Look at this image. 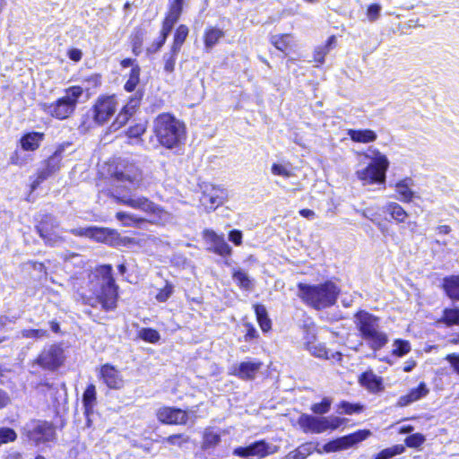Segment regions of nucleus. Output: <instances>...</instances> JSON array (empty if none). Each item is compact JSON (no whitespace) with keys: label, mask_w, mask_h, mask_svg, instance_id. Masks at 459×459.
<instances>
[{"label":"nucleus","mask_w":459,"mask_h":459,"mask_svg":"<svg viewBox=\"0 0 459 459\" xmlns=\"http://www.w3.org/2000/svg\"><path fill=\"white\" fill-rule=\"evenodd\" d=\"M112 179L115 186L112 196L117 203L141 210L153 216V220L165 221L169 219V213L148 198L121 195L120 189L132 191L144 186L143 172L136 165L133 163L118 165L112 176Z\"/></svg>","instance_id":"nucleus-1"},{"label":"nucleus","mask_w":459,"mask_h":459,"mask_svg":"<svg viewBox=\"0 0 459 459\" xmlns=\"http://www.w3.org/2000/svg\"><path fill=\"white\" fill-rule=\"evenodd\" d=\"M153 133L160 145L173 149L185 139L186 127L183 122L171 114L162 113L153 121Z\"/></svg>","instance_id":"nucleus-2"},{"label":"nucleus","mask_w":459,"mask_h":459,"mask_svg":"<svg viewBox=\"0 0 459 459\" xmlns=\"http://www.w3.org/2000/svg\"><path fill=\"white\" fill-rule=\"evenodd\" d=\"M363 155L370 160V162L365 168L357 169L355 172L361 185L367 186L385 184L386 172L390 165L387 157L374 147H369Z\"/></svg>","instance_id":"nucleus-3"},{"label":"nucleus","mask_w":459,"mask_h":459,"mask_svg":"<svg viewBox=\"0 0 459 459\" xmlns=\"http://www.w3.org/2000/svg\"><path fill=\"white\" fill-rule=\"evenodd\" d=\"M299 296L304 302L316 309H323L333 306L339 294V289L332 281L318 285L299 283Z\"/></svg>","instance_id":"nucleus-4"},{"label":"nucleus","mask_w":459,"mask_h":459,"mask_svg":"<svg viewBox=\"0 0 459 459\" xmlns=\"http://www.w3.org/2000/svg\"><path fill=\"white\" fill-rule=\"evenodd\" d=\"M95 277L100 285L96 291V298L105 310H112L117 307V292L112 277V267L102 265L96 270Z\"/></svg>","instance_id":"nucleus-5"},{"label":"nucleus","mask_w":459,"mask_h":459,"mask_svg":"<svg viewBox=\"0 0 459 459\" xmlns=\"http://www.w3.org/2000/svg\"><path fill=\"white\" fill-rule=\"evenodd\" d=\"M83 89L72 86L65 90V94L52 104H45L44 110L57 119H65L74 111L78 99L82 95Z\"/></svg>","instance_id":"nucleus-6"},{"label":"nucleus","mask_w":459,"mask_h":459,"mask_svg":"<svg viewBox=\"0 0 459 459\" xmlns=\"http://www.w3.org/2000/svg\"><path fill=\"white\" fill-rule=\"evenodd\" d=\"M58 227L59 224L55 218L45 215L37 226V230L47 245L55 247L64 241V238L56 232Z\"/></svg>","instance_id":"nucleus-7"},{"label":"nucleus","mask_w":459,"mask_h":459,"mask_svg":"<svg viewBox=\"0 0 459 459\" xmlns=\"http://www.w3.org/2000/svg\"><path fill=\"white\" fill-rule=\"evenodd\" d=\"M277 452V446L269 445L265 441H258L246 447H237L233 455L240 457H248L250 459H260Z\"/></svg>","instance_id":"nucleus-8"},{"label":"nucleus","mask_w":459,"mask_h":459,"mask_svg":"<svg viewBox=\"0 0 459 459\" xmlns=\"http://www.w3.org/2000/svg\"><path fill=\"white\" fill-rule=\"evenodd\" d=\"M24 431L30 440L37 443L51 440L55 434L52 424L40 420H31L27 423Z\"/></svg>","instance_id":"nucleus-9"},{"label":"nucleus","mask_w":459,"mask_h":459,"mask_svg":"<svg viewBox=\"0 0 459 459\" xmlns=\"http://www.w3.org/2000/svg\"><path fill=\"white\" fill-rule=\"evenodd\" d=\"M371 435L369 430H359L352 434L344 436L335 440L330 441L324 446V451L326 453L336 452L347 449L353 445L365 440Z\"/></svg>","instance_id":"nucleus-10"},{"label":"nucleus","mask_w":459,"mask_h":459,"mask_svg":"<svg viewBox=\"0 0 459 459\" xmlns=\"http://www.w3.org/2000/svg\"><path fill=\"white\" fill-rule=\"evenodd\" d=\"M64 360V351L59 345H50L45 348L37 359V363L46 369L58 368Z\"/></svg>","instance_id":"nucleus-11"},{"label":"nucleus","mask_w":459,"mask_h":459,"mask_svg":"<svg viewBox=\"0 0 459 459\" xmlns=\"http://www.w3.org/2000/svg\"><path fill=\"white\" fill-rule=\"evenodd\" d=\"M117 106V102L113 96L99 98L93 108L94 120L99 124H104L114 115Z\"/></svg>","instance_id":"nucleus-12"},{"label":"nucleus","mask_w":459,"mask_h":459,"mask_svg":"<svg viewBox=\"0 0 459 459\" xmlns=\"http://www.w3.org/2000/svg\"><path fill=\"white\" fill-rule=\"evenodd\" d=\"M226 198L227 192L224 188L209 186L204 190L200 201L207 211H213L221 205Z\"/></svg>","instance_id":"nucleus-13"},{"label":"nucleus","mask_w":459,"mask_h":459,"mask_svg":"<svg viewBox=\"0 0 459 459\" xmlns=\"http://www.w3.org/2000/svg\"><path fill=\"white\" fill-rule=\"evenodd\" d=\"M157 418L165 424L184 425L188 420V413L181 409L162 407L158 410Z\"/></svg>","instance_id":"nucleus-14"},{"label":"nucleus","mask_w":459,"mask_h":459,"mask_svg":"<svg viewBox=\"0 0 459 459\" xmlns=\"http://www.w3.org/2000/svg\"><path fill=\"white\" fill-rule=\"evenodd\" d=\"M355 324L363 337L379 326V318L368 312L360 310L355 315Z\"/></svg>","instance_id":"nucleus-15"},{"label":"nucleus","mask_w":459,"mask_h":459,"mask_svg":"<svg viewBox=\"0 0 459 459\" xmlns=\"http://www.w3.org/2000/svg\"><path fill=\"white\" fill-rule=\"evenodd\" d=\"M100 377L104 383L111 389H121L124 386V379L120 372L113 366L105 364L100 368Z\"/></svg>","instance_id":"nucleus-16"},{"label":"nucleus","mask_w":459,"mask_h":459,"mask_svg":"<svg viewBox=\"0 0 459 459\" xmlns=\"http://www.w3.org/2000/svg\"><path fill=\"white\" fill-rule=\"evenodd\" d=\"M204 238L210 242L212 250L220 255H229L231 253V247L224 240L223 236L216 234L212 230H204L203 232Z\"/></svg>","instance_id":"nucleus-17"},{"label":"nucleus","mask_w":459,"mask_h":459,"mask_svg":"<svg viewBox=\"0 0 459 459\" xmlns=\"http://www.w3.org/2000/svg\"><path fill=\"white\" fill-rule=\"evenodd\" d=\"M325 422L326 420H325L324 417L318 418L307 414H302L298 420V424L304 432L312 433L325 431Z\"/></svg>","instance_id":"nucleus-18"},{"label":"nucleus","mask_w":459,"mask_h":459,"mask_svg":"<svg viewBox=\"0 0 459 459\" xmlns=\"http://www.w3.org/2000/svg\"><path fill=\"white\" fill-rule=\"evenodd\" d=\"M347 135L354 143H371L377 139V134L371 129H348Z\"/></svg>","instance_id":"nucleus-19"},{"label":"nucleus","mask_w":459,"mask_h":459,"mask_svg":"<svg viewBox=\"0 0 459 459\" xmlns=\"http://www.w3.org/2000/svg\"><path fill=\"white\" fill-rule=\"evenodd\" d=\"M413 181L411 178H406L395 183L394 189L397 193V198L402 202L409 203L414 196L412 191Z\"/></svg>","instance_id":"nucleus-20"},{"label":"nucleus","mask_w":459,"mask_h":459,"mask_svg":"<svg viewBox=\"0 0 459 459\" xmlns=\"http://www.w3.org/2000/svg\"><path fill=\"white\" fill-rule=\"evenodd\" d=\"M260 362L245 361L233 369V374L242 379H253L260 369Z\"/></svg>","instance_id":"nucleus-21"},{"label":"nucleus","mask_w":459,"mask_h":459,"mask_svg":"<svg viewBox=\"0 0 459 459\" xmlns=\"http://www.w3.org/2000/svg\"><path fill=\"white\" fill-rule=\"evenodd\" d=\"M428 394L429 389L426 385L424 383H420L417 388L411 389L408 394L401 396L397 402V405L400 407L407 406L410 403L426 396Z\"/></svg>","instance_id":"nucleus-22"},{"label":"nucleus","mask_w":459,"mask_h":459,"mask_svg":"<svg viewBox=\"0 0 459 459\" xmlns=\"http://www.w3.org/2000/svg\"><path fill=\"white\" fill-rule=\"evenodd\" d=\"M44 140V134L39 132H31L24 134L21 140L20 144L23 151H36L41 142Z\"/></svg>","instance_id":"nucleus-23"},{"label":"nucleus","mask_w":459,"mask_h":459,"mask_svg":"<svg viewBox=\"0 0 459 459\" xmlns=\"http://www.w3.org/2000/svg\"><path fill=\"white\" fill-rule=\"evenodd\" d=\"M362 338L365 339L368 342L370 348L375 351L380 350L388 342L386 333L380 331L379 326Z\"/></svg>","instance_id":"nucleus-24"},{"label":"nucleus","mask_w":459,"mask_h":459,"mask_svg":"<svg viewBox=\"0 0 459 459\" xmlns=\"http://www.w3.org/2000/svg\"><path fill=\"white\" fill-rule=\"evenodd\" d=\"M90 238H93L99 242L114 245V239L117 236V232L108 228L91 227Z\"/></svg>","instance_id":"nucleus-25"},{"label":"nucleus","mask_w":459,"mask_h":459,"mask_svg":"<svg viewBox=\"0 0 459 459\" xmlns=\"http://www.w3.org/2000/svg\"><path fill=\"white\" fill-rule=\"evenodd\" d=\"M443 289L454 300H459V275H452L443 280Z\"/></svg>","instance_id":"nucleus-26"},{"label":"nucleus","mask_w":459,"mask_h":459,"mask_svg":"<svg viewBox=\"0 0 459 459\" xmlns=\"http://www.w3.org/2000/svg\"><path fill=\"white\" fill-rule=\"evenodd\" d=\"M360 384L371 392H378L382 389L381 378L372 372H365L359 379Z\"/></svg>","instance_id":"nucleus-27"},{"label":"nucleus","mask_w":459,"mask_h":459,"mask_svg":"<svg viewBox=\"0 0 459 459\" xmlns=\"http://www.w3.org/2000/svg\"><path fill=\"white\" fill-rule=\"evenodd\" d=\"M384 211L389 213L392 218L398 222H403L408 216L405 210L400 204L394 202L386 204V205L384 207Z\"/></svg>","instance_id":"nucleus-28"},{"label":"nucleus","mask_w":459,"mask_h":459,"mask_svg":"<svg viewBox=\"0 0 459 459\" xmlns=\"http://www.w3.org/2000/svg\"><path fill=\"white\" fill-rule=\"evenodd\" d=\"M96 402V388L94 385H90L83 393L82 403L87 415L92 411Z\"/></svg>","instance_id":"nucleus-29"},{"label":"nucleus","mask_w":459,"mask_h":459,"mask_svg":"<svg viewBox=\"0 0 459 459\" xmlns=\"http://www.w3.org/2000/svg\"><path fill=\"white\" fill-rule=\"evenodd\" d=\"M188 28L186 25L181 24L178 27L176 33L174 35L173 44L171 46L172 51L174 53L180 51L181 47L188 35Z\"/></svg>","instance_id":"nucleus-30"},{"label":"nucleus","mask_w":459,"mask_h":459,"mask_svg":"<svg viewBox=\"0 0 459 459\" xmlns=\"http://www.w3.org/2000/svg\"><path fill=\"white\" fill-rule=\"evenodd\" d=\"M255 312L256 315L257 321L261 329L264 332H268L271 329V320L267 316V311L264 306L263 305H255Z\"/></svg>","instance_id":"nucleus-31"},{"label":"nucleus","mask_w":459,"mask_h":459,"mask_svg":"<svg viewBox=\"0 0 459 459\" xmlns=\"http://www.w3.org/2000/svg\"><path fill=\"white\" fill-rule=\"evenodd\" d=\"M335 42V37L331 36L325 45L318 46L314 51V61L319 64H323L325 56L329 53L331 46Z\"/></svg>","instance_id":"nucleus-32"},{"label":"nucleus","mask_w":459,"mask_h":459,"mask_svg":"<svg viewBox=\"0 0 459 459\" xmlns=\"http://www.w3.org/2000/svg\"><path fill=\"white\" fill-rule=\"evenodd\" d=\"M224 36V32L216 28H211L206 30L204 35V44L207 49L212 48L220 39Z\"/></svg>","instance_id":"nucleus-33"},{"label":"nucleus","mask_w":459,"mask_h":459,"mask_svg":"<svg viewBox=\"0 0 459 459\" xmlns=\"http://www.w3.org/2000/svg\"><path fill=\"white\" fill-rule=\"evenodd\" d=\"M305 348L315 357L329 359L328 351L322 343L312 342L311 341L304 342Z\"/></svg>","instance_id":"nucleus-34"},{"label":"nucleus","mask_w":459,"mask_h":459,"mask_svg":"<svg viewBox=\"0 0 459 459\" xmlns=\"http://www.w3.org/2000/svg\"><path fill=\"white\" fill-rule=\"evenodd\" d=\"M440 321L448 326L459 325V307L446 308Z\"/></svg>","instance_id":"nucleus-35"},{"label":"nucleus","mask_w":459,"mask_h":459,"mask_svg":"<svg viewBox=\"0 0 459 459\" xmlns=\"http://www.w3.org/2000/svg\"><path fill=\"white\" fill-rule=\"evenodd\" d=\"M116 218L122 222V224L126 227L136 226L141 222H143L144 220L135 217L133 214L126 213L124 212H118L116 214Z\"/></svg>","instance_id":"nucleus-36"},{"label":"nucleus","mask_w":459,"mask_h":459,"mask_svg":"<svg viewBox=\"0 0 459 459\" xmlns=\"http://www.w3.org/2000/svg\"><path fill=\"white\" fill-rule=\"evenodd\" d=\"M404 450L405 447L403 445H395L382 450L376 455L375 459H391L394 455L403 454Z\"/></svg>","instance_id":"nucleus-37"},{"label":"nucleus","mask_w":459,"mask_h":459,"mask_svg":"<svg viewBox=\"0 0 459 459\" xmlns=\"http://www.w3.org/2000/svg\"><path fill=\"white\" fill-rule=\"evenodd\" d=\"M291 36L290 34H282L281 36H273L271 43L279 50L287 51L290 44Z\"/></svg>","instance_id":"nucleus-38"},{"label":"nucleus","mask_w":459,"mask_h":459,"mask_svg":"<svg viewBox=\"0 0 459 459\" xmlns=\"http://www.w3.org/2000/svg\"><path fill=\"white\" fill-rule=\"evenodd\" d=\"M411 351V344L408 341L396 339L393 343V355L403 357Z\"/></svg>","instance_id":"nucleus-39"},{"label":"nucleus","mask_w":459,"mask_h":459,"mask_svg":"<svg viewBox=\"0 0 459 459\" xmlns=\"http://www.w3.org/2000/svg\"><path fill=\"white\" fill-rule=\"evenodd\" d=\"M139 76H140V67L138 65L134 66L131 69L129 78L125 84V89L126 91H134L136 85L139 83Z\"/></svg>","instance_id":"nucleus-40"},{"label":"nucleus","mask_w":459,"mask_h":459,"mask_svg":"<svg viewBox=\"0 0 459 459\" xmlns=\"http://www.w3.org/2000/svg\"><path fill=\"white\" fill-rule=\"evenodd\" d=\"M271 171L275 176H281L286 178L293 176L292 169L290 164L273 163Z\"/></svg>","instance_id":"nucleus-41"},{"label":"nucleus","mask_w":459,"mask_h":459,"mask_svg":"<svg viewBox=\"0 0 459 459\" xmlns=\"http://www.w3.org/2000/svg\"><path fill=\"white\" fill-rule=\"evenodd\" d=\"M234 281L238 284L239 287L245 290H250L252 287V281L249 279L247 273L241 270H238L233 273Z\"/></svg>","instance_id":"nucleus-42"},{"label":"nucleus","mask_w":459,"mask_h":459,"mask_svg":"<svg viewBox=\"0 0 459 459\" xmlns=\"http://www.w3.org/2000/svg\"><path fill=\"white\" fill-rule=\"evenodd\" d=\"M221 441L220 435L212 429H206L204 435V446L212 447L219 444Z\"/></svg>","instance_id":"nucleus-43"},{"label":"nucleus","mask_w":459,"mask_h":459,"mask_svg":"<svg viewBox=\"0 0 459 459\" xmlns=\"http://www.w3.org/2000/svg\"><path fill=\"white\" fill-rule=\"evenodd\" d=\"M139 336L143 341L151 343H156L160 338V333L156 330L152 328L141 329L139 332Z\"/></svg>","instance_id":"nucleus-44"},{"label":"nucleus","mask_w":459,"mask_h":459,"mask_svg":"<svg viewBox=\"0 0 459 459\" xmlns=\"http://www.w3.org/2000/svg\"><path fill=\"white\" fill-rule=\"evenodd\" d=\"M17 438V434L13 429L1 428L0 429V446L11 442Z\"/></svg>","instance_id":"nucleus-45"},{"label":"nucleus","mask_w":459,"mask_h":459,"mask_svg":"<svg viewBox=\"0 0 459 459\" xmlns=\"http://www.w3.org/2000/svg\"><path fill=\"white\" fill-rule=\"evenodd\" d=\"M164 442L171 446H183L189 442V437L185 434L171 435L164 438Z\"/></svg>","instance_id":"nucleus-46"},{"label":"nucleus","mask_w":459,"mask_h":459,"mask_svg":"<svg viewBox=\"0 0 459 459\" xmlns=\"http://www.w3.org/2000/svg\"><path fill=\"white\" fill-rule=\"evenodd\" d=\"M23 338L42 339L48 336V331L44 329H24L21 332Z\"/></svg>","instance_id":"nucleus-47"},{"label":"nucleus","mask_w":459,"mask_h":459,"mask_svg":"<svg viewBox=\"0 0 459 459\" xmlns=\"http://www.w3.org/2000/svg\"><path fill=\"white\" fill-rule=\"evenodd\" d=\"M332 400L328 397H325L319 403H315L311 407V411L316 414H325L330 410Z\"/></svg>","instance_id":"nucleus-48"},{"label":"nucleus","mask_w":459,"mask_h":459,"mask_svg":"<svg viewBox=\"0 0 459 459\" xmlns=\"http://www.w3.org/2000/svg\"><path fill=\"white\" fill-rule=\"evenodd\" d=\"M179 52H173L172 48L170 52L164 55V70L167 73H172L175 69L177 56Z\"/></svg>","instance_id":"nucleus-49"},{"label":"nucleus","mask_w":459,"mask_h":459,"mask_svg":"<svg viewBox=\"0 0 459 459\" xmlns=\"http://www.w3.org/2000/svg\"><path fill=\"white\" fill-rule=\"evenodd\" d=\"M183 4H184V0H175L170 4L169 12L167 16L174 19V21H178L182 13Z\"/></svg>","instance_id":"nucleus-50"},{"label":"nucleus","mask_w":459,"mask_h":459,"mask_svg":"<svg viewBox=\"0 0 459 459\" xmlns=\"http://www.w3.org/2000/svg\"><path fill=\"white\" fill-rule=\"evenodd\" d=\"M425 440L426 438L422 434L416 433L407 437L405 438V444L409 447L417 448L420 447L425 442Z\"/></svg>","instance_id":"nucleus-51"},{"label":"nucleus","mask_w":459,"mask_h":459,"mask_svg":"<svg viewBox=\"0 0 459 459\" xmlns=\"http://www.w3.org/2000/svg\"><path fill=\"white\" fill-rule=\"evenodd\" d=\"M60 162H61V156L60 154L56 152L46 162L47 169L52 172L55 173L60 168Z\"/></svg>","instance_id":"nucleus-52"},{"label":"nucleus","mask_w":459,"mask_h":459,"mask_svg":"<svg viewBox=\"0 0 459 459\" xmlns=\"http://www.w3.org/2000/svg\"><path fill=\"white\" fill-rule=\"evenodd\" d=\"M173 290H174L173 285L170 283H167L163 289L160 290V291L156 295V299L159 302L167 301L169 299V297L172 295Z\"/></svg>","instance_id":"nucleus-53"},{"label":"nucleus","mask_w":459,"mask_h":459,"mask_svg":"<svg viewBox=\"0 0 459 459\" xmlns=\"http://www.w3.org/2000/svg\"><path fill=\"white\" fill-rule=\"evenodd\" d=\"M339 409L342 410V412L346 414H353L361 412L363 408L359 404H352L348 402H342L340 403Z\"/></svg>","instance_id":"nucleus-54"},{"label":"nucleus","mask_w":459,"mask_h":459,"mask_svg":"<svg viewBox=\"0 0 459 459\" xmlns=\"http://www.w3.org/2000/svg\"><path fill=\"white\" fill-rule=\"evenodd\" d=\"M380 12H381V6L379 4H371L368 6V8L367 10V17L369 21L374 22L379 17Z\"/></svg>","instance_id":"nucleus-55"},{"label":"nucleus","mask_w":459,"mask_h":459,"mask_svg":"<svg viewBox=\"0 0 459 459\" xmlns=\"http://www.w3.org/2000/svg\"><path fill=\"white\" fill-rule=\"evenodd\" d=\"M324 418H325V420H326L325 431L329 429H335L339 428L343 421V420H342L338 417H334V416L324 417Z\"/></svg>","instance_id":"nucleus-56"},{"label":"nucleus","mask_w":459,"mask_h":459,"mask_svg":"<svg viewBox=\"0 0 459 459\" xmlns=\"http://www.w3.org/2000/svg\"><path fill=\"white\" fill-rule=\"evenodd\" d=\"M130 117H131L130 115H127V113L121 110L119 112V114L117 115L112 126L114 127L115 130H117V129L120 128L121 126H123L128 121V119Z\"/></svg>","instance_id":"nucleus-57"},{"label":"nucleus","mask_w":459,"mask_h":459,"mask_svg":"<svg viewBox=\"0 0 459 459\" xmlns=\"http://www.w3.org/2000/svg\"><path fill=\"white\" fill-rule=\"evenodd\" d=\"M177 22L178 21H174V19L167 16L162 23L160 34L165 37H168V35L170 33L173 26L176 24Z\"/></svg>","instance_id":"nucleus-58"},{"label":"nucleus","mask_w":459,"mask_h":459,"mask_svg":"<svg viewBox=\"0 0 459 459\" xmlns=\"http://www.w3.org/2000/svg\"><path fill=\"white\" fill-rule=\"evenodd\" d=\"M146 130V127L143 124H138L135 126L130 127L127 131V134L131 138H138L141 136Z\"/></svg>","instance_id":"nucleus-59"},{"label":"nucleus","mask_w":459,"mask_h":459,"mask_svg":"<svg viewBox=\"0 0 459 459\" xmlns=\"http://www.w3.org/2000/svg\"><path fill=\"white\" fill-rule=\"evenodd\" d=\"M314 449L315 448L312 443L303 444L297 448L299 455H301V456H303L305 459L313 453Z\"/></svg>","instance_id":"nucleus-60"},{"label":"nucleus","mask_w":459,"mask_h":459,"mask_svg":"<svg viewBox=\"0 0 459 459\" xmlns=\"http://www.w3.org/2000/svg\"><path fill=\"white\" fill-rule=\"evenodd\" d=\"M53 173L50 172L47 167H45L44 169H40L39 172H38V176H37V179L34 181L33 183V187H35L37 185L40 184L42 181H44L45 179H47L49 176H51Z\"/></svg>","instance_id":"nucleus-61"},{"label":"nucleus","mask_w":459,"mask_h":459,"mask_svg":"<svg viewBox=\"0 0 459 459\" xmlns=\"http://www.w3.org/2000/svg\"><path fill=\"white\" fill-rule=\"evenodd\" d=\"M446 359L451 364L454 370L459 375V354H448Z\"/></svg>","instance_id":"nucleus-62"},{"label":"nucleus","mask_w":459,"mask_h":459,"mask_svg":"<svg viewBox=\"0 0 459 459\" xmlns=\"http://www.w3.org/2000/svg\"><path fill=\"white\" fill-rule=\"evenodd\" d=\"M91 227H87V228H76V229H73L70 230V232L72 234H74V236H80V237H87V238H90L91 237Z\"/></svg>","instance_id":"nucleus-63"},{"label":"nucleus","mask_w":459,"mask_h":459,"mask_svg":"<svg viewBox=\"0 0 459 459\" xmlns=\"http://www.w3.org/2000/svg\"><path fill=\"white\" fill-rule=\"evenodd\" d=\"M229 239L235 245L239 246L242 242V233L239 230H232L229 234Z\"/></svg>","instance_id":"nucleus-64"}]
</instances>
